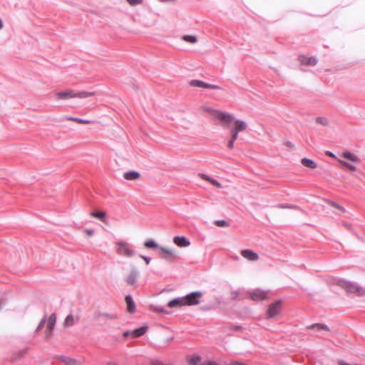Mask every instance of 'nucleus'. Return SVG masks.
I'll list each match as a JSON object with an SVG mask.
<instances>
[{
	"label": "nucleus",
	"instance_id": "obj_1",
	"mask_svg": "<svg viewBox=\"0 0 365 365\" xmlns=\"http://www.w3.org/2000/svg\"><path fill=\"white\" fill-rule=\"evenodd\" d=\"M337 284L349 293L356 294L358 296L365 294V289L359 286L356 283L340 279L337 280Z\"/></svg>",
	"mask_w": 365,
	"mask_h": 365
},
{
	"label": "nucleus",
	"instance_id": "obj_2",
	"mask_svg": "<svg viewBox=\"0 0 365 365\" xmlns=\"http://www.w3.org/2000/svg\"><path fill=\"white\" fill-rule=\"evenodd\" d=\"M116 252L118 255L125 257H132L135 255V251L132 249L127 242L118 240L115 242Z\"/></svg>",
	"mask_w": 365,
	"mask_h": 365
},
{
	"label": "nucleus",
	"instance_id": "obj_3",
	"mask_svg": "<svg viewBox=\"0 0 365 365\" xmlns=\"http://www.w3.org/2000/svg\"><path fill=\"white\" fill-rule=\"evenodd\" d=\"M203 294L200 291L192 292L183 296L185 306H194L200 303Z\"/></svg>",
	"mask_w": 365,
	"mask_h": 365
},
{
	"label": "nucleus",
	"instance_id": "obj_4",
	"mask_svg": "<svg viewBox=\"0 0 365 365\" xmlns=\"http://www.w3.org/2000/svg\"><path fill=\"white\" fill-rule=\"evenodd\" d=\"M212 115L217 119L220 120L223 125H230L234 120V117L227 113L222 112L219 110H211Z\"/></svg>",
	"mask_w": 365,
	"mask_h": 365
},
{
	"label": "nucleus",
	"instance_id": "obj_5",
	"mask_svg": "<svg viewBox=\"0 0 365 365\" xmlns=\"http://www.w3.org/2000/svg\"><path fill=\"white\" fill-rule=\"evenodd\" d=\"M189 84L192 87L204 88L208 89H221V87L217 85L210 84L200 80H191Z\"/></svg>",
	"mask_w": 365,
	"mask_h": 365
},
{
	"label": "nucleus",
	"instance_id": "obj_6",
	"mask_svg": "<svg viewBox=\"0 0 365 365\" xmlns=\"http://www.w3.org/2000/svg\"><path fill=\"white\" fill-rule=\"evenodd\" d=\"M281 310V301H277L272 304L267 311V319L275 317Z\"/></svg>",
	"mask_w": 365,
	"mask_h": 365
},
{
	"label": "nucleus",
	"instance_id": "obj_7",
	"mask_svg": "<svg viewBox=\"0 0 365 365\" xmlns=\"http://www.w3.org/2000/svg\"><path fill=\"white\" fill-rule=\"evenodd\" d=\"M56 322V317L55 314H51L47 321V327L46 330V337L49 338L52 335L53 330L54 329Z\"/></svg>",
	"mask_w": 365,
	"mask_h": 365
},
{
	"label": "nucleus",
	"instance_id": "obj_8",
	"mask_svg": "<svg viewBox=\"0 0 365 365\" xmlns=\"http://www.w3.org/2000/svg\"><path fill=\"white\" fill-rule=\"evenodd\" d=\"M159 250L162 252L161 257L165 259H178L179 258L177 253L171 249H168L164 247H160Z\"/></svg>",
	"mask_w": 365,
	"mask_h": 365
},
{
	"label": "nucleus",
	"instance_id": "obj_9",
	"mask_svg": "<svg viewBox=\"0 0 365 365\" xmlns=\"http://www.w3.org/2000/svg\"><path fill=\"white\" fill-rule=\"evenodd\" d=\"M173 242L178 247H186L190 245L188 239L184 236H175L173 238Z\"/></svg>",
	"mask_w": 365,
	"mask_h": 365
},
{
	"label": "nucleus",
	"instance_id": "obj_10",
	"mask_svg": "<svg viewBox=\"0 0 365 365\" xmlns=\"http://www.w3.org/2000/svg\"><path fill=\"white\" fill-rule=\"evenodd\" d=\"M299 60L302 64L315 66L317 63V59L315 57H308L304 55H301L299 57Z\"/></svg>",
	"mask_w": 365,
	"mask_h": 365
},
{
	"label": "nucleus",
	"instance_id": "obj_11",
	"mask_svg": "<svg viewBox=\"0 0 365 365\" xmlns=\"http://www.w3.org/2000/svg\"><path fill=\"white\" fill-rule=\"evenodd\" d=\"M241 255L243 257L250 261H257L259 259L258 255L250 250H242Z\"/></svg>",
	"mask_w": 365,
	"mask_h": 365
},
{
	"label": "nucleus",
	"instance_id": "obj_12",
	"mask_svg": "<svg viewBox=\"0 0 365 365\" xmlns=\"http://www.w3.org/2000/svg\"><path fill=\"white\" fill-rule=\"evenodd\" d=\"M56 96L58 99H69L72 98H75V92L72 90H66L63 91L58 92L56 93Z\"/></svg>",
	"mask_w": 365,
	"mask_h": 365
},
{
	"label": "nucleus",
	"instance_id": "obj_13",
	"mask_svg": "<svg viewBox=\"0 0 365 365\" xmlns=\"http://www.w3.org/2000/svg\"><path fill=\"white\" fill-rule=\"evenodd\" d=\"M138 277V272L135 269H132L128 276L126 277L125 281L130 285H135L137 278Z\"/></svg>",
	"mask_w": 365,
	"mask_h": 365
},
{
	"label": "nucleus",
	"instance_id": "obj_14",
	"mask_svg": "<svg viewBox=\"0 0 365 365\" xmlns=\"http://www.w3.org/2000/svg\"><path fill=\"white\" fill-rule=\"evenodd\" d=\"M168 306L170 308H174V307H183V306H185V301H184V297H176L175 299H173L172 300L169 301V302L168 304Z\"/></svg>",
	"mask_w": 365,
	"mask_h": 365
},
{
	"label": "nucleus",
	"instance_id": "obj_15",
	"mask_svg": "<svg viewBox=\"0 0 365 365\" xmlns=\"http://www.w3.org/2000/svg\"><path fill=\"white\" fill-rule=\"evenodd\" d=\"M250 296L252 299L255 301H261L266 297V293L262 291H255L250 293Z\"/></svg>",
	"mask_w": 365,
	"mask_h": 365
},
{
	"label": "nucleus",
	"instance_id": "obj_16",
	"mask_svg": "<svg viewBox=\"0 0 365 365\" xmlns=\"http://www.w3.org/2000/svg\"><path fill=\"white\" fill-rule=\"evenodd\" d=\"M125 302L127 304V310L130 313H133L135 311V304L130 295L125 297Z\"/></svg>",
	"mask_w": 365,
	"mask_h": 365
},
{
	"label": "nucleus",
	"instance_id": "obj_17",
	"mask_svg": "<svg viewBox=\"0 0 365 365\" xmlns=\"http://www.w3.org/2000/svg\"><path fill=\"white\" fill-rule=\"evenodd\" d=\"M341 156L353 163H359L360 162V158L356 155L348 151L343 152Z\"/></svg>",
	"mask_w": 365,
	"mask_h": 365
},
{
	"label": "nucleus",
	"instance_id": "obj_18",
	"mask_svg": "<svg viewBox=\"0 0 365 365\" xmlns=\"http://www.w3.org/2000/svg\"><path fill=\"white\" fill-rule=\"evenodd\" d=\"M140 175L137 171H128L123 174V177L127 180H135L140 178Z\"/></svg>",
	"mask_w": 365,
	"mask_h": 365
},
{
	"label": "nucleus",
	"instance_id": "obj_19",
	"mask_svg": "<svg viewBox=\"0 0 365 365\" xmlns=\"http://www.w3.org/2000/svg\"><path fill=\"white\" fill-rule=\"evenodd\" d=\"M302 164L307 168L314 169L317 167V164L312 159L304 158L301 160Z\"/></svg>",
	"mask_w": 365,
	"mask_h": 365
},
{
	"label": "nucleus",
	"instance_id": "obj_20",
	"mask_svg": "<svg viewBox=\"0 0 365 365\" xmlns=\"http://www.w3.org/2000/svg\"><path fill=\"white\" fill-rule=\"evenodd\" d=\"M147 330H148V327L143 326L138 329H134L133 331V332L131 333V334L133 337H140V336H143L147 331Z\"/></svg>",
	"mask_w": 365,
	"mask_h": 365
},
{
	"label": "nucleus",
	"instance_id": "obj_21",
	"mask_svg": "<svg viewBox=\"0 0 365 365\" xmlns=\"http://www.w3.org/2000/svg\"><path fill=\"white\" fill-rule=\"evenodd\" d=\"M307 329H317L318 330H324L327 331H329V328L326 324H313L312 325L308 326Z\"/></svg>",
	"mask_w": 365,
	"mask_h": 365
},
{
	"label": "nucleus",
	"instance_id": "obj_22",
	"mask_svg": "<svg viewBox=\"0 0 365 365\" xmlns=\"http://www.w3.org/2000/svg\"><path fill=\"white\" fill-rule=\"evenodd\" d=\"M235 123L236 125L234 129L237 131L240 132L246 129L247 123L245 121L238 119L235 120Z\"/></svg>",
	"mask_w": 365,
	"mask_h": 365
},
{
	"label": "nucleus",
	"instance_id": "obj_23",
	"mask_svg": "<svg viewBox=\"0 0 365 365\" xmlns=\"http://www.w3.org/2000/svg\"><path fill=\"white\" fill-rule=\"evenodd\" d=\"M61 360L66 365H79L80 364L79 362L76 359L71 358L69 356H63Z\"/></svg>",
	"mask_w": 365,
	"mask_h": 365
},
{
	"label": "nucleus",
	"instance_id": "obj_24",
	"mask_svg": "<svg viewBox=\"0 0 365 365\" xmlns=\"http://www.w3.org/2000/svg\"><path fill=\"white\" fill-rule=\"evenodd\" d=\"M93 92L81 91L75 92V98H86L92 96H94Z\"/></svg>",
	"mask_w": 365,
	"mask_h": 365
},
{
	"label": "nucleus",
	"instance_id": "obj_25",
	"mask_svg": "<svg viewBox=\"0 0 365 365\" xmlns=\"http://www.w3.org/2000/svg\"><path fill=\"white\" fill-rule=\"evenodd\" d=\"M200 361H201V357L197 354H195V355L192 356L188 359V362H189L190 365H197L200 362Z\"/></svg>",
	"mask_w": 365,
	"mask_h": 365
},
{
	"label": "nucleus",
	"instance_id": "obj_26",
	"mask_svg": "<svg viewBox=\"0 0 365 365\" xmlns=\"http://www.w3.org/2000/svg\"><path fill=\"white\" fill-rule=\"evenodd\" d=\"M182 38L183 41L192 44L197 41V37L193 35H185Z\"/></svg>",
	"mask_w": 365,
	"mask_h": 365
},
{
	"label": "nucleus",
	"instance_id": "obj_27",
	"mask_svg": "<svg viewBox=\"0 0 365 365\" xmlns=\"http://www.w3.org/2000/svg\"><path fill=\"white\" fill-rule=\"evenodd\" d=\"M91 216L99 218L102 222H106V213L103 212H91Z\"/></svg>",
	"mask_w": 365,
	"mask_h": 365
},
{
	"label": "nucleus",
	"instance_id": "obj_28",
	"mask_svg": "<svg viewBox=\"0 0 365 365\" xmlns=\"http://www.w3.org/2000/svg\"><path fill=\"white\" fill-rule=\"evenodd\" d=\"M65 119H66L68 120H72V121L78 122L79 123H83V124H88V123H91V121L88 120L78 118H75V117H65Z\"/></svg>",
	"mask_w": 365,
	"mask_h": 365
},
{
	"label": "nucleus",
	"instance_id": "obj_29",
	"mask_svg": "<svg viewBox=\"0 0 365 365\" xmlns=\"http://www.w3.org/2000/svg\"><path fill=\"white\" fill-rule=\"evenodd\" d=\"M144 246L147 248H158L159 246L153 240H148L144 242Z\"/></svg>",
	"mask_w": 365,
	"mask_h": 365
},
{
	"label": "nucleus",
	"instance_id": "obj_30",
	"mask_svg": "<svg viewBox=\"0 0 365 365\" xmlns=\"http://www.w3.org/2000/svg\"><path fill=\"white\" fill-rule=\"evenodd\" d=\"M202 177L203 179L208 180L212 185H213L216 187H221L220 183L217 180H216L213 178H211L206 175H202Z\"/></svg>",
	"mask_w": 365,
	"mask_h": 365
},
{
	"label": "nucleus",
	"instance_id": "obj_31",
	"mask_svg": "<svg viewBox=\"0 0 365 365\" xmlns=\"http://www.w3.org/2000/svg\"><path fill=\"white\" fill-rule=\"evenodd\" d=\"M316 122L322 125L327 126L329 123V120L325 117H317Z\"/></svg>",
	"mask_w": 365,
	"mask_h": 365
},
{
	"label": "nucleus",
	"instance_id": "obj_32",
	"mask_svg": "<svg viewBox=\"0 0 365 365\" xmlns=\"http://www.w3.org/2000/svg\"><path fill=\"white\" fill-rule=\"evenodd\" d=\"M65 326L71 327L74 324V318L73 315L69 314L65 319Z\"/></svg>",
	"mask_w": 365,
	"mask_h": 365
},
{
	"label": "nucleus",
	"instance_id": "obj_33",
	"mask_svg": "<svg viewBox=\"0 0 365 365\" xmlns=\"http://www.w3.org/2000/svg\"><path fill=\"white\" fill-rule=\"evenodd\" d=\"M46 321V317L44 316L41 319L40 323L38 324V326L36 329V332H38L43 327V326L45 325Z\"/></svg>",
	"mask_w": 365,
	"mask_h": 365
},
{
	"label": "nucleus",
	"instance_id": "obj_34",
	"mask_svg": "<svg viewBox=\"0 0 365 365\" xmlns=\"http://www.w3.org/2000/svg\"><path fill=\"white\" fill-rule=\"evenodd\" d=\"M341 163H342L343 165L346 167L347 168L351 170H356V167L349 163H347L346 161H340Z\"/></svg>",
	"mask_w": 365,
	"mask_h": 365
},
{
	"label": "nucleus",
	"instance_id": "obj_35",
	"mask_svg": "<svg viewBox=\"0 0 365 365\" xmlns=\"http://www.w3.org/2000/svg\"><path fill=\"white\" fill-rule=\"evenodd\" d=\"M215 224L219 227H227L229 223L225 220H217Z\"/></svg>",
	"mask_w": 365,
	"mask_h": 365
},
{
	"label": "nucleus",
	"instance_id": "obj_36",
	"mask_svg": "<svg viewBox=\"0 0 365 365\" xmlns=\"http://www.w3.org/2000/svg\"><path fill=\"white\" fill-rule=\"evenodd\" d=\"M238 138V131L232 128L231 130V140H235Z\"/></svg>",
	"mask_w": 365,
	"mask_h": 365
},
{
	"label": "nucleus",
	"instance_id": "obj_37",
	"mask_svg": "<svg viewBox=\"0 0 365 365\" xmlns=\"http://www.w3.org/2000/svg\"><path fill=\"white\" fill-rule=\"evenodd\" d=\"M131 6L138 5L142 3V0H127Z\"/></svg>",
	"mask_w": 365,
	"mask_h": 365
},
{
	"label": "nucleus",
	"instance_id": "obj_38",
	"mask_svg": "<svg viewBox=\"0 0 365 365\" xmlns=\"http://www.w3.org/2000/svg\"><path fill=\"white\" fill-rule=\"evenodd\" d=\"M140 257L144 259V261L145 262L146 264H149L150 261H151V258L149 257H147V256H145V255H140Z\"/></svg>",
	"mask_w": 365,
	"mask_h": 365
},
{
	"label": "nucleus",
	"instance_id": "obj_39",
	"mask_svg": "<svg viewBox=\"0 0 365 365\" xmlns=\"http://www.w3.org/2000/svg\"><path fill=\"white\" fill-rule=\"evenodd\" d=\"M101 317H107V318H109V319H114L115 318V316L113 315V314H108V313H101L100 314Z\"/></svg>",
	"mask_w": 365,
	"mask_h": 365
},
{
	"label": "nucleus",
	"instance_id": "obj_40",
	"mask_svg": "<svg viewBox=\"0 0 365 365\" xmlns=\"http://www.w3.org/2000/svg\"><path fill=\"white\" fill-rule=\"evenodd\" d=\"M200 365H218V364L215 361H210L203 362Z\"/></svg>",
	"mask_w": 365,
	"mask_h": 365
},
{
	"label": "nucleus",
	"instance_id": "obj_41",
	"mask_svg": "<svg viewBox=\"0 0 365 365\" xmlns=\"http://www.w3.org/2000/svg\"><path fill=\"white\" fill-rule=\"evenodd\" d=\"M279 207H282V208H293V209H297V206H289V205H280Z\"/></svg>",
	"mask_w": 365,
	"mask_h": 365
},
{
	"label": "nucleus",
	"instance_id": "obj_42",
	"mask_svg": "<svg viewBox=\"0 0 365 365\" xmlns=\"http://www.w3.org/2000/svg\"><path fill=\"white\" fill-rule=\"evenodd\" d=\"M331 205L334 207H337V208L340 209L342 211H344V208L343 207H341V205H338V204H336V203H335L334 202H331Z\"/></svg>",
	"mask_w": 365,
	"mask_h": 365
},
{
	"label": "nucleus",
	"instance_id": "obj_43",
	"mask_svg": "<svg viewBox=\"0 0 365 365\" xmlns=\"http://www.w3.org/2000/svg\"><path fill=\"white\" fill-rule=\"evenodd\" d=\"M234 142H235V140H231V139H230V140L229 141L227 146H228V148H229L230 149H232V148H233V147H234Z\"/></svg>",
	"mask_w": 365,
	"mask_h": 365
},
{
	"label": "nucleus",
	"instance_id": "obj_44",
	"mask_svg": "<svg viewBox=\"0 0 365 365\" xmlns=\"http://www.w3.org/2000/svg\"><path fill=\"white\" fill-rule=\"evenodd\" d=\"M86 232L88 236H92L94 233V231L91 229H88L86 230Z\"/></svg>",
	"mask_w": 365,
	"mask_h": 365
},
{
	"label": "nucleus",
	"instance_id": "obj_45",
	"mask_svg": "<svg viewBox=\"0 0 365 365\" xmlns=\"http://www.w3.org/2000/svg\"><path fill=\"white\" fill-rule=\"evenodd\" d=\"M326 155L328 156L332 157V158L336 157L335 154H334L332 152L329 151V150L326 152Z\"/></svg>",
	"mask_w": 365,
	"mask_h": 365
},
{
	"label": "nucleus",
	"instance_id": "obj_46",
	"mask_svg": "<svg viewBox=\"0 0 365 365\" xmlns=\"http://www.w3.org/2000/svg\"><path fill=\"white\" fill-rule=\"evenodd\" d=\"M343 225H344V226L345 227H346L348 230H351V225H349V224H348V223H346V222L344 223Z\"/></svg>",
	"mask_w": 365,
	"mask_h": 365
},
{
	"label": "nucleus",
	"instance_id": "obj_47",
	"mask_svg": "<svg viewBox=\"0 0 365 365\" xmlns=\"http://www.w3.org/2000/svg\"><path fill=\"white\" fill-rule=\"evenodd\" d=\"M231 365H245L239 361H235L233 363L231 364Z\"/></svg>",
	"mask_w": 365,
	"mask_h": 365
},
{
	"label": "nucleus",
	"instance_id": "obj_48",
	"mask_svg": "<svg viewBox=\"0 0 365 365\" xmlns=\"http://www.w3.org/2000/svg\"><path fill=\"white\" fill-rule=\"evenodd\" d=\"M4 304V300H0V310L2 308V306Z\"/></svg>",
	"mask_w": 365,
	"mask_h": 365
},
{
	"label": "nucleus",
	"instance_id": "obj_49",
	"mask_svg": "<svg viewBox=\"0 0 365 365\" xmlns=\"http://www.w3.org/2000/svg\"><path fill=\"white\" fill-rule=\"evenodd\" d=\"M162 2H170V1H175V0H160Z\"/></svg>",
	"mask_w": 365,
	"mask_h": 365
},
{
	"label": "nucleus",
	"instance_id": "obj_50",
	"mask_svg": "<svg viewBox=\"0 0 365 365\" xmlns=\"http://www.w3.org/2000/svg\"><path fill=\"white\" fill-rule=\"evenodd\" d=\"M129 334H130V332H129V331H125V332L123 333V336H128Z\"/></svg>",
	"mask_w": 365,
	"mask_h": 365
},
{
	"label": "nucleus",
	"instance_id": "obj_51",
	"mask_svg": "<svg viewBox=\"0 0 365 365\" xmlns=\"http://www.w3.org/2000/svg\"><path fill=\"white\" fill-rule=\"evenodd\" d=\"M3 28V22L0 19V29H1Z\"/></svg>",
	"mask_w": 365,
	"mask_h": 365
},
{
	"label": "nucleus",
	"instance_id": "obj_52",
	"mask_svg": "<svg viewBox=\"0 0 365 365\" xmlns=\"http://www.w3.org/2000/svg\"><path fill=\"white\" fill-rule=\"evenodd\" d=\"M211 110H212V108H207L206 110H207L208 112H210L211 114H212Z\"/></svg>",
	"mask_w": 365,
	"mask_h": 365
},
{
	"label": "nucleus",
	"instance_id": "obj_53",
	"mask_svg": "<svg viewBox=\"0 0 365 365\" xmlns=\"http://www.w3.org/2000/svg\"><path fill=\"white\" fill-rule=\"evenodd\" d=\"M202 309L203 310H207V309H208V308H207V307H203V308H202Z\"/></svg>",
	"mask_w": 365,
	"mask_h": 365
},
{
	"label": "nucleus",
	"instance_id": "obj_54",
	"mask_svg": "<svg viewBox=\"0 0 365 365\" xmlns=\"http://www.w3.org/2000/svg\"><path fill=\"white\" fill-rule=\"evenodd\" d=\"M238 329H240V327H235V329H236V330Z\"/></svg>",
	"mask_w": 365,
	"mask_h": 365
},
{
	"label": "nucleus",
	"instance_id": "obj_55",
	"mask_svg": "<svg viewBox=\"0 0 365 365\" xmlns=\"http://www.w3.org/2000/svg\"><path fill=\"white\" fill-rule=\"evenodd\" d=\"M158 310H159V311H160V312H163V309L162 308H161V309H159Z\"/></svg>",
	"mask_w": 365,
	"mask_h": 365
}]
</instances>
